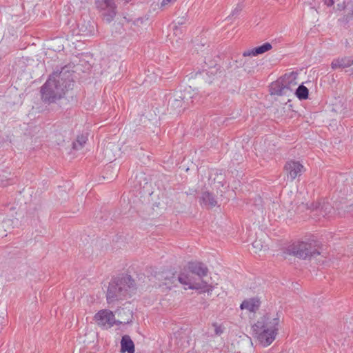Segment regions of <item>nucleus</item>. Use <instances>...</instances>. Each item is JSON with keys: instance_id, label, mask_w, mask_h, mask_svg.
<instances>
[{"instance_id": "27", "label": "nucleus", "mask_w": 353, "mask_h": 353, "mask_svg": "<svg viewBox=\"0 0 353 353\" xmlns=\"http://www.w3.org/2000/svg\"><path fill=\"white\" fill-rule=\"evenodd\" d=\"M114 0H94L95 6L99 5V6H102L104 3H108L110 2H114Z\"/></svg>"}, {"instance_id": "25", "label": "nucleus", "mask_w": 353, "mask_h": 353, "mask_svg": "<svg viewBox=\"0 0 353 353\" xmlns=\"http://www.w3.org/2000/svg\"><path fill=\"white\" fill-rule=\"evenodd\" d=\"M243 3H239L236 7L232 10V17H234V16H238L241 11L243 10Z\"/></svg>"}, {"instance_id": "9", "label": "nucleus", "mask_w": 353, "mask_h": 353, "mask_svg": "<svg viewBox=\"0 0 353 353\" xmlns=\"http://www.w3.org/2000/svg\"><path fill=\"white\" fill-rule=\"evenodd\" d=\"M254 332L259 344L263 347L269 346L275 340L278 334V331L274 330L265 331L258 330L257 331H254Z\"/></svg>"}, {"instance_id": "21", "label": "nucleus", "mask_w": 353, "mask_h": 353, "mask_svg": "<svg viewBox=\"0 0 353 353\" xmlns=\"http://www.w3.org/2000/svg\"><path fill=\"white\" fill-rule=\"evenodd\" d=\"M186 21H187V19L185 17H179L176 20H175L174 22H173V24H174V34H177V31L179 30H181V32L182 31L181 30V26L183 25H185L186 23Z\"/></svg>"}, {"instance_id": "6", "label": "nucleus", "mask_w": 353, "mask_h": 353, "mask_svg": "<svg viewBox=\"0 0 353 353\" xmlns=\"http://www.w3.org/2000/svg\"><path fill=\"white\" fill-rule=\"evenodd\" d=\"M295 79L293 73L290 75L285 74V76L273 83H271L270 87V94L272 95H288L292 91L291 86L296 84L293 80Z\"/></svg>"}, {"instance_id": "1", "label": "nucleus", "mask_w": 353, "mask_h": 353, "mask_svg": "<svg viewBox=\"0 0 353 353\" xmlns=\"http://www.w3.org/2000/svg\"><path fill=\"white\" fill-rule=\"evenodd\" d=\"M74 72L67 65L54 70L41 87V99L45 104L56 103L74 86Z\"/></svg>"}, {"instance_id": "14", "label": "nucleus", "mask_w": 353, "mask_h": 353, "mask_svg": "<svg viewBox=\"0 0 353 353\" xmlns=\"http://www.w3.org/2000/svg\"><path fill=\"white\" fill-rule=\"evenodd\" d=\"M272 48L271 43L265 42L259 46L245 50L243 52V57H256L262 54Z\"/></svg>"}, {"instance_id": "23", "label": "nucleus", "mask_w": 353, "mask_h": 353, "mask_svg": "<svg viewBox=\"0 0 353 353\" xmlns=\"http://www.w3.org/2000/svg\"><path fill=\"white\" fill-rule=\"evenodd\" d=\"M87 141V138L84 136L78 137L77 141L73 143V148L74 150H80L83 148V145Z\"/></svg>"}, {"instance_id": "28", "label": "nucleus", "mask_w": 353, "mask_h": 353, "mask_svg": "<svg viewBox=\"0 0 353 353\" xmlns=\"http://www.w3.org/2000/svg\"><path fill=\"white\" fill-rule=\"evenodd\" d=\"M215 326V333L217 335H221L223 333V329L221 326L214 325Z\"/></svg>"}, {"instance_id": "16", "label": "nucleus", "mask_w": 353, "mask_h": 353, "mask_svg": "<svg viewBox=\"0 0 353 353\" xmlns=\"http://www.w3.org/2000/svg\"><path fill=\"white\" fill-rule=\"evenodd\" d=\"M201 205H203L207 208H214L217 205V201L215 199V196L212 192L209 191H204L202 192L200 198Z\"/></svg>"}, {"instance_id": "19", "label": "nucleus", "mask_w": 353, "mask_h": 353, "mask_svg": "<svg viewBox=\"0 0 353 353\" xmlns=\"http://www.w3.org/2000/svg\"><path fill=\"white\" fill-rule=\"evenodd\" d=\"M315 210L319 211L323 216H330L334 212V208L327 202L316 205Z\"/></svg>"}, {"instance_id": "13", "label": "nucleus", "mask_w": 353, "mask_h": 353, "mask_svg": "<svg viewBox=\"0 0 353 353\" xmlns=\"http://www.w3.org/2000/svg\"><path fill=\"white\" fill-rule=\"evenodd\" d=\"M337 8L339 10H345L343 20L346 23L353 19V0H343L337 3Z\"/></svg>"}, {"instance_id": "30", "label": "nucleus", "mask_w": 353, "mask_h": 353, "mask_svg": "<svg viewBox=\"0 0 353 353\" xmlns=\"http://www.w3.org/2000/svg\"><path fill=\"white\" fill-rule=\"evenodd\" d=\"M176 0H163L161 3V6H165L172 1H175Z\"/></svg>"}, {"instance_id": "20", "label": "nucleus", "mask_w": 353, "mask_h": 353, "mask_svg": "<svg viewBox=\"0 0 353 353\" xmlns=\"http://www.w3.org/2000/svg\"><path fill=\"white\" fill-rule=\"evenodd\" d=\"M295 94L299 99L305 100V99H308L309 90L307 87H305L303 85V83H301L296 88Z\"/></svg>"}, {"instance_id": "15", "label": "nucleus", "mask_w": 353, "mask_h": 353, "mask_svg": "<svg viewBox=\"0 0 353 353\" xmlns=\"http://www.w3.org/2000/svg\"><path fill=\"white\" fill-rule=\"evenodd\" d=\"M353 65V57H343L333 59L331 68L333 70L338 68H345Z\"/></svg>"}, {"instance_id": "18", "label": "nucleus", "mask_w": 353, "mask_h": 353, "mask_svg": "<svg viewBox=\"0 0 353 353\" xmlns=\"http://www.w3.org/2000/svg\"><path fill=\"white\" fill-rule=\"evenodd\" d=\"M261 302L257 298H252L244 300L241 305V310L246 309L250 312H256L260 307Z\"/></svg>"}, {"instance_id": "17", "label": "nucleus", "mask_w": 353, "mask_h": 353, "mask_svg": "<svg viewBox=\"0 0 353 353\" xmlns=\"http://www.w3.org/2000/svg\"><path fill=\"white\" fill-rule=\"evenodd\" d=\"M121 353H134V343L129 335H123L121 340Z\"/></svg>"}, {"instance_id": "26", "label": "nucleus", "mask_w": 353, "mask_h": 353, "mask_svg": "<svg viewBox=\"0 0 353 353\" xmlns=\"http://www.w3.org/2000/svg\"><path fill=\"white\" fill-rule=\"evenodd\" d=\"M15 183L13 179H6V180H3V179H0V185L1 186H6V185H10V184H12Z\"/></svg>"}, {"instance_id": "24", "label": "nucleus", "mask_w": 353, "mask_h": 353, "mask_svg": "<svg viewBox=\"0 0 353 353\" xmlns=\"http://www.w3.org/2000/svg\"><path fill=\"white\" fill-rule=\"evenodd\" d=\"M218 72L221 73L220 69L216 66L210 68L206 72V74L210 77V79H214V77L218 74Z\"/></svg>"}, {"instance_id": "2", "label": "nucleus", "mask_w": 353, "mask_h": 353, "mask_svg": "<svg viewBox=\"0 0 353 353\" xmlns=\"http://www.w3.org/2000/svg\"><path fill=\"white\" fill-rule=\"evenodd\" d=\"M137 290L136 283L129 274H121L112 277L106 292L108 304L131 297Z\"/></svg>"}, {"instance_id": "3", "label": "nucleus", "mask_w": 353, "mask_h": 353, "mask_svg": "<svg viewBox=\"0 0 353 353\" xmlns=\"http://www.w3.org/2000/svg\"><path fill=\"white\" fill-rule=\"evenodd\" d=\"M288 252L301 259H311L321 254L319 251V243L315 240L294 243L288 247Z\"/></svg>"}, {"instance_id": "5", "label": "nucleus", "mask_w": 353, "mask_h": 353, "mask_svg": "<svg viewBox=\"0 0 353 353\" xmlns=\"http://www.w3.org/2000/svg\"><path fill=\"white\" fill-rule=\"evenodd\" d=\"M191 273L186 270H183L176 276L175 274H172L170 280L172 283H174L176 281H178L180 283L183 285L184 288L191 290H202L204 292H209L212 290V286L209 285L208 283L202 281L201 283L196 282Z\"/></svg>"}, {"instance_id": "11", "label": "nucleus", "mask_w": 353, "mask_h": 353, "mask_svg": "<svg viewBox=\"0 0 353 353\" xmlns=\"http://www.w3.org/2000/svg\"><path fill=\"white\" fill-rule=\"evenodd\" d=\"M96 7L97 9L103 11L102 14L103 20L108 23L114 20L117 13L115 1L104 3L102 6L97 5Z\"/></svg>"}, {"instance_id": "8", "label": "nucleus", "mask_w": 353, "mask_h": 353, "mask_svg": "<svg viewBox=\"0 0 353 353\" xmlns=\"http://www.w3.org/2000/svg\"><path fill=\"white\" fill-rule=\"evenodd\" d=\"M279 318L272 317L270 314H266L260 317L256 323L252 326L253 331L262 330L265 331H279Z\"/></svg>"}, {"instance_id": "10", "label": "nucleus", "mask_w": 353, "mask_h": 353, "mask_svg": "<svg viewBox=\"0 0 353 353\" xmlns=\"http://www.w3.org/2000/svg\"><path fill=\"white\" fill-rule=\"evenodd\" d=\"M284 169L287 173L288 178L291 181L294 180L305 171V168L299 161H290L286 162Z\"/></svg>"}, {"instance_id": "12", "label": "nucleus", "mask_w": 353, "mask_h": 353, "mask_svg": "<svg viewBox=\"0 0 353 353\" xmlns=\"http://www.w3.org/2000/svg\"><path fill=\"white\" fill-rule=\"evenodd\" d=\"M188 270L192 274L198 276L199 279L207 276L208 268L205 264L202 262L194 261L188 262Z\"/></svg>"}, {"instance_id": "7", "label": "nucleus", "mask_w": 353, "mask_h": 353, "mask_svg": "<svg viewBox=\"0 0 353 353\" xmlns=\"http://www.w3.org/2000/svg\"><path fill=\"white\" fill-rule=\"evenodd\" d=\"M94 319L97 325L105 330L112 327L114 325L122 323L121 321L115 320L114 314L108 310H99L95 314Z\"/></svg>"}, {"instance_id": "4", "label": "nucleus", "mask_w": 353, "mask_h": 353, "mask_svg": "<svg viewBox=\"0 0 353 353\" xmlns=\"http://www.w3.org/2000/svg\"><path fill=\"white\" fill-rule=\"evenodd\" d=\"M191 88H185L183 90L176 91L168 99V106L180 113L187 109L190 104L193 102V94L191 92Z\"/></svg>"}, {"instance_id": "22", "label": "nucleus", "mask_w": 353, "mask_h": 353, "mask_svg": "<svg viewBox=\"0 0 353 353\" xmlns=\"http://www.w3.org/2000/svg\"><path fill=\"white\" fill-rule=\"evenodd\" d=\"M79 32L83 35H89L94 32V28L93 25L88 24V26H85L83 24L79 25Z\"/></svg>"}, {"instance_id": "29", "label": "nucleus", "mask_w": 353, "mask_h": 353, "mask_svg": "<svg viewBox=\"0 0 353 353\" xmlns=\"http://www.w3.org/2000/svg\"><path fill=\"white\" fill-rule=\"evenodd\" d=\"M324 3L327 6H332L334 5V0H323Z\"/></svg>"}]
</instances>
